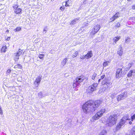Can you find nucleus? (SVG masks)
<instances>
[{
	"label": "nucleus",
	"instance_id": "obj_1",
	"mask_svg": "<svg viewBox=\"0 0 135 135\" xmlns=\"http://www.w3.org/2000/svg\"><path fill=\"white\" fill-rule=\"evenodd\" d=\"M102 102L100 100H97L95 102L92 100L88 101L82 106V111L86 114H91L95 110Z\"/></svg>",
	"mask_w": 135,
	"mask_h": 135
},
{
	"label": "nucleus",
	"instance_id": "obj_2",
	"mask_svg": "<svg viewBox=\"0 0 135 135\" xmlns=\"http://www.w3.org/2000/svg\"><path fill=\"white\" fill-rule=\"evenodd\" d=\"M117 118V115L115 114L110 115L106 120L107 124L110 127L114 125L116 123Z\"/></svg>",
	"mask_w": 135,
	"mask_h": 135
},
{
	"label": "nucleus",
	"instance_id": "obj_3",
	"mask_svg": "<svg viewBox=\"0 0 135 135\" xmlns=\"http://www.w3.org/2000/svg\"><path fill=\"white\" fill-rule=\"evenodd\" d=\"M85 78V77L83 75L77 77L74 81V83L73 85V88H74L78 86L80 83L83 81Z\"/></svg>",
	"mask_w": 135,
	"mask_h": 135
},
{
	"label": "nucleus",
	"instance_id": "obj_4",
	"mask_svg": "<svg viewBox=\"0 0 135 135\" xmlns=\"http://www.w3.org/2000/svg\"><path fill=\"white\" fill-rule=\"evenodd\" d=\"M106 109L103 108L101 109L100 111L97 112L94 116L92 118V120L94 121L99 119L103 115V114L105 112Z\"/></svg>",
	"mask_w": 135,
	"mask_h": 135
},
{
	"label": "nucleus",
	"instance_id": "obj_5",
	"mask_svg": "<svg viewBox=\"0 0 135 135\" xmlns=\"http://www.w3.org/2000/svg\"><path fill=\"white\" fill-rule=\"evenodd\" d=\"M98 86V84L97 83H93L88 87L87 90V92L88 93H91L97 90Z\"/></svg>",
	"mask_w": 135,
	"mask_h": 135
},
{
	"label": "nucleus",
	"instance_id": "obj_6",
	"mask_svg": "<svg viewBox=\"0 0 135 135\" xmlns=\"http://www.w3.org/2000/svg\"><path fill=\"white\" fill-rule=\"evenodd\" d=\"M100 28V26L99 25H97L95 26L90 32V35L92 36H94L99 30Z\"/></svg>",
	"mask_w": 135,
	"mask_h": 135
},
{
	"label": "nucleus",
	"instance_id": "obj_7",
	"mask_svg": "<svg viewBox=\"0 0 135 135\" xmlns=\"http://www.w3.org/2000/svg\"><path fill=\"white\" fill-rule=\"evenodd\" d=\"M22 51L19 49L14 54L13 59L15 61L18 60L19 56L22 54Z\"/></svg>",
	"mask_w": 135,
	"mask_h": 135
},
{
	"label": "nucleus",
	"instance_id": "obj_8",
	"mask_svg": "<svg viewBox=\"0 0 135 135\" xmlns=\"http://www.w3.org/2000/svg\"><path fill=\"white\" fill-rule=\"evenodd\" d=\"M42 76L41 75H39L36 78L34 83V85L35 87H37L38 86L42 80Z\"/></svg>",
	"mask_w": 135,
	"mask_h": 135
},
{
	"label": "nucleus",
	"instance_id": "obj_9",
	"mask_svg": "<svg viewBox=\"0 0 135 135\" xmlns=\"http://www.w3.org/2000/svg\"><path fill=\"white\" fill-rule=\"evenodd\" d=\"M112 83L109 81H107V82L104 85V87L102 88L100 90L102 91H104L107 90L108 88H110L112 87Z\"/></svg>",
	"mask_w": 135,
	"mask_h": 135
},
{
	"label": "nucleus",
	"instance_id": "obj_10",
	"mask_svg": "<svg viewBox=\"0 0 135 135\" xmlns=\"http://www.w3.org/2000/svg\"><path fill=\"white\" fill-rule=\"evenodd\" d=\"M122 72V70L121 69L119 68L117 69L116 72V78L119 79L123 75Z\"/></svg>",
	"mask_w": 135,
	"mask_h": 135
},
{
	"label": "nucleus",
	"instance_id": "obj_11",
	"mask_svg": "<svg viewBox=\"0 0 135 135\" xmlns=\"http://www.w3.org/2000/svg\"><path fill=\"white\" fill-rule=\"evenodd\" d=\"M127 92H124L123 93H122L120 95H118L117 97V101H119L126 97L127 96Z\"/></svg>",
	"mask_w": 135,
	"mask_h": 135
},
{
	"label": "nucleus",
	"instance_id": "obj_12",
	"mask_svg": "<svg viewBox=\"0 0 135 135\" xmlns=\"http://www.w3.org/2000/svg\"><path fill=\"white\" fill-rule=\"evenodd\" d=\"M127 76L129 77L135 76V70H130L128 73Z\"/></svg>",
	"mask_w": 135,
	"mask_h": 135
},
{
	"label": "nucleus",
	"instance_id": "obj_13",
	"mask_svg": "<svg viewBox=\"0 0 135 135\" xmlns=\"http://www.w3.org/2000/svg\"><path fill=\"white\" fill-rule=\"evenodd\" d=\"M120 13L119 12H117L111 18L110 20H111V22L114 21L115 20L117 19L119 17Z\"/></svg>",
	"mask_w": 135,
	"mask_h": 135
},
{
	"label": "nucleus",
	"instance_id": "obj_14",
	"mask_svg": "<svg viewBox=\"0 0 135 135\" xmlns=\"http://www.w3.org/2000/svg\"><path fill=\"white\" fill-rule=\"evenodd\" d=\"M93 54L91 51H90L88 52L87 54L85 55L86 59H89L91 58L93 56Z\"/></svg>",
	"mask_w": 135,
	"mask_h": 135
},
{
	"label": "nucleus",
	"instance_id": "obj_15",
	"mask_svg": "<svg viewBox=\"0 0 135 135\" xmlns=\"http://www.w3.org/2000/svg\"><path fill=\"white\" fill-rule=\"evenodd\" d=\"M130 118H129V115H126L124 116L122 119L125 122L126 120H130Z\"/></svg>",
	"mask_w": 135,
	"mask_h": 135
},
{
	"label": "nucleus",
	"instance_id": "obj_16",
	"mask_svg": "<svg viewBox=\"0 0 135 135\" xmlns=\"http://www.w3.org/2000/svg\"><path fill=\"white\" fill-rule=\"evenodd\" d=\"M67 58H65L63 60L62 62H61V66H63L66 64L67 62Z\"/></svg>",
	"mask_w": 135,
	"mask_h": 135
},
{
	"label": "nucleus",
	"instance_id": "obj_17",
	"mask_svg": "<svg viewBox=\"0 0 135 135\" xmlns=\"http://www.w3.org/2000/svg\"><path fill=\"white\" fill-rule=\"evenodd\" d=\"M123 51L122 48H121L119 50L117 51L118 54L120 56H121L123 54Z\"/></svg>",
	"mask_w": 135,
	"mask_h": 135
},
{
	"label": "nucleus",
	"instance_id": "obj_18",
	"mask_svg": "<svg viewBox=\"0 0 135 135\" xmlns=\"http://www.w3.org/2000/svg\"><path fill=\"white\" fill-rule=\"evenodd\" d=\"M116 94V93H112L110 94L109 96L112 99H113L115 97Z\"/></svg>",
	"mask_w": 135,
	"mask_h": 135
},
{
	"label": "nucleus",
	"instance_id": "obj_19",
	"mask_svg": "<svg viewBox=\"0 0 135 135\" xmlns=\"http://www.w3.org/2000/svg\"><path fill=\"white\" fill-rule=\"evenodd\" d=\"M21 12V9L20 8H18L15 9V12L16 14L20 13Z\"/></svg>",
	"mask_w": 135,
	"mask_h": 135
},
{
	"label": "nucleus",
	"instance_id": "obj_20",
	"mask_svg": "<svg viewBox=\"0 0 135 135\" xmlns=\"http://www.w3.org/2000/svg\"><path fill=\"white\" fill-rule=\"evenodd\" d=\"M120 38V36H117L114 37L113 40V41L115 43Z\"/></svg>",
	"mask_w": 135,
	"mask_h": 135
},
{
	"label": "nucleus",
	"instance_id": "obj_21",
	"mask_svg": "<svg viewBox=\"0 0 135 135\" xmlns=\"http://www.w3.org/2000/svg\"><path fill=\"white\" fill-rule=\"evenodd\" d=\"M78 18H76L73 20L70 23V25H74L75 24L76 22L79 20Z\"/></svg>",
	"mask_w": 135,
	"mask_h": 135
},
{
	"label": "nucleus",
	"instance_id": "obj_22",
	"mask_svg": "<svg viewBox=\"0 0 135 135\" xmlns=\"http://www.w3.org/2000/svg\"><path fill=\"white\" fill-rule=\"evenodd\" d=\"M125 123V122L124 121L121 119L118 123L122 126Z\"/></svg>",
	"mask_w": 135,
	"mask_h": 135
},
{
	"label": "nucleus",
	"instance_id": "obj_23",
	"mask_svg": "<svg viewBox=\"0 0 135 135\" xmlns=\"http://www.w3.org/2000/svg\"><path fill=\"white\" fill-rule=\"evenodd\" d=\"M7 49V47L6 46H3L1 50V52H5L6 51V50Z\"/></svg>",
	"mask_w": 135,
	"mask_h": 135
},
{
	"label": "nucleus",
	"instance_id": "obj_24",
	"mask_svg": "<svg viewBox=\"0 0 135 135\" xmlns=\"http://www.w3.org/2000/svg\"><path fill=\"white\" fill-rule=\"evenodd\" d=\"M106 134L107 131L105 130H103L102 131L99 135H106Z\"/></svg>",
	"mask_w": 135,
	"mask_h": 135
},
{
	"label": "nucleus",
	"instance_id": "obj_25",
	"mask_svg": "<svg viewBox=\"0 0 135 135\" xmlns=\"http://www.w3.org/2000/svg\"><path fill=\"white\" fill-rule=\"evenodd\" d=\"M79 52L78 51H75L72 56V57L73 58L77 56Z\"/></svg>",
	"mask_w": 135,
	"mask_h": 135
},
{
	"label": "nucleus",
	"instance_id": "obj_26",
	"mask_svg": "<svg viewBox=\"0 0 135 135\" xmlns=\"http://www.w3.org/2000/svg\"><path fill=\"white\" fill-rule=\"evenodd\" d=\"M108 81H107V78L105 77L103 81H102V84L103 85H105L106 83Z\"/></svg>",
	"mask_w": 135,
	"mask_h": 135
},
{
	"label": "nucleus",
	"instance_id": "obj_27",
	"mask_svg": "<svg viewBox=\"0 0 135 135\" xmlns=\"http://www.w3.org/2000/svg\"><path fill=\"white\" fill-rule=\"evenodd\" d=\"M122 127V126L120 125L118 123L117 125L116 126V129L117 130H119L120 129V128L121 127Z\"/></svg>",
	"mask_w": 135,
	"mask_h": 135
},
{
	"label": "nucleus",
	"instance_id": "obj_28",
	"mask_svg": "<svg viewBox=\"0 0 135 135\" xmlns=\"http://www.w3.org/2000/svg\"><path fill=\"white\" fill-rule=\"evenodd\" d=\"M45 56L44 55L42 54H39L38 56L39 58L41 60H43L44 59V56Z\"/></svg>",
	"mask_w": 135,
	"mask_h": 135
},
{
	"label": "nucleus",
	"instance_id": "obj_29",
	"mask_svg": "<svg viewBox=\"0 0 135 135\" xmlns=\"http://www.w3.org/2000/svg\"><path fill=\"white\" fill-rule=\"evenodd\" d=\"M130 134V135H135V131L132 129L131 131Z\"/></svg>",
	"mask_w": 135,
	"mask_h": 135
},
{
	"label": "nucleus",
	"instance_id": "obj_30",
	"mask_svg": "<svg viewBox=\"0 0 135 135\" xmlns=\"http://www.w3.org/2000/svg\"><path fill=\"white\" fill-rule=\"evenodd\" d=\"M21 29V27H17L14 30V31H20Z\"/></svg>",
	"mask_w": 135,
	"mask_h": 135
},
{
	"label": "nucleus",
	"instance_id": "obj_31",
	"mask_svg": "<svg viewBox=\"0 0 135 135\" xmlns=\"http://www.w3.org/2000/svg\"><path fill=\"white\" fill-rule=\"evenodd\" d=\"M109 63V62L108 61L105 62L103 63V66L104 67H105L107 66L108 65V63Z\"/></svg>",
	"mask_w": 135,
	"mask_h": 135
},
{
	"label": "nucleus",
	"instance_id": "obj_32",
	"mask_svg": "<svg viewBox=\"0 0 135 135\" xmlns=\"http://www.w3.org/2000/svg\"><path fill=\"white\" fill-rule=\"evenodd\" d=\"M38 97L39 98H42V93L41 92H40L38 93Z\"/></svg>",
	"mask_w": 135,
	"mask_h": 135
},
{
	"label": "nucleus",
	"instance_id": "obj_33",
	"mask_svg": "<svg viewBox=\"0 0 135 135\" xmlns=\"http://www.w3.org/2000/svg\"><path fill=\"white\" fill-rule=\"evenodd\" d=\"M22 67L21 65L19 64H17V65H15L14 66L15 68H20Z\"/></svg>",
	"mask_w": 135,
	"mask_h": 135
},
{
	"label": "nucleus",
	"instance_id": "obj_34",
	"mask_svg": "<svg viewBox=\"0 0 135 135\" xmlns=\"http://www.w3.org/2000/svg\"><path fill=\"white\" fill-rule=\"evenodd\" d=\"M105 75H103L101 76L100 77V79H99L98 80V82H99L101 80H102L104 78H105Z\"/></svg>",
	"mask_w": 135,
	"mask_h": 135
},
{
	"label": "nucleus",
	"instance_id": "obj_35",
	"mask_svg": "<svg viewBox=\"0 0 135 135\" xmlns=\"http://www.w3.org/2000/svg\"><path fill=\"white\" fill-rule=\"evenodd\" d=\"M120 23L119 22H117L115 25V27L117 28H118L120 27Z\"/></svg>",
	"mask_w": 135,
	"mask_h": 135
},
{
	"label": "nucleus",
	"instance_id": "obj_36",
	"mask_svg": "<svg viewBox=\"0 0 135 135\" xmlns=\"http://www.w3.org/2000/svg\"><path fill=\"white\" fill-rule=\"evenodd\" d=\"M131 119L132 121H133L135 119V114L133 115L131 117Z\"/></svg>",
	"mask_w": 135,
	"mask_h": 135
},
{
	"label": "nucleus",
	"instance_id": "obj_37",
	"mask_svg": "<svg viewBox=\"0 0 135 135\" xmlns=\"http://www.w3.org/2000/svg\"><path fill=\"white\" fill-rule=\"evenodd\" d=\"M97 75L95 73L92 76V79L93 80H94Z\"/></svg>",
	"mask_w": 135,
	"mask_h": 135
},
{
	"label": "nucleus",
	"instance_id": "obj_38",
	"mask_svg": "<svg viewBox=\"0 0 135 135\" xmlns=\"http://www.w3.org/2000/svg\"><path fill=\"white\" fill-rule=\"evenodd\" d=\"M80 58L81 59H86V57L85 55L81 56Z\"/></svg>",
	"mask_w": 135,
	"mask_h": 135
},
{
	"label": "nucleus",
	"instance_id": "obj_39",
	"mask_svg": "<svg viewBox=\"0 0 135 135\" xmlns=\"http://www.w3.org/2000/svg\"><path fill=\"white\" fill-rule=\"evenodd\" d=\"M65 9V8L64 6H61L60 8V9L62 11H64Z\"/></svg>",
	"mask_w": 135,
	"mask_h": 135
},
{
	"label": "nucleus",
	"instance_id": "obj_40",
	"mask_svg": "<svg viewBox=\"0 0 135 135\" xmlns=\"http://www.w3.org/2000/svg\"><path fill=\"white\" fill-rule=\"evenodd\" d=\"M130 40V38H127L126 39V42H128Z\"/></svg>",
	"mask_w": 135,
	"mask_h": 135
},
{
	"label": "nucleus",
	"instance_id": "obj_41",
	"mask_svg": "<svg viewBox=\"0 0 135 135\" xmlns=\"http://www.w3.org/2000/svg\"><path fill=\"white\" fill-rule=\"evenodd\" d=\"M65 6L66 7L69 6H70V4H68V3L66 1L65 2Z\"/></svg>",
	"mask_w": 135,
	"mask_h": 135
},
{
	"label": "nucleus",
	"instance_id": "obj_42",
	"mask_svg": "<svg viewBox=\"0 0 135 135\" xmlns=\"http://www.w3.org/2000/svg\"><path fill=\"white\" fill-rule=\"evenodd\" d=\"M11 71V70H10V69H8L7 71V73L8 75V74H9L10 73Z\"/></svg>",
	"mask_w": 135,
	"mask_h": 135
},
{
	"label": "nucleus",
	"instance_id": "obj_43",
	"mask_svg": "<svg viewBox=\"0 0 135 135\" xmlns=\"http://www.w3.org/2000/svg\"><path fill=\"white\" fill-rule=\"evenodd\" d=\"M68 3V4H70V6L71 4V0H68V1H66Z\"/></svg>",
	"mask_w": 135,
	"mask_h": 135
},
{
	"label": "nucleus",
	"instance_id": "obj_44",
	"mask_svg": "<svg viewBox=\"0 0 135 135\" xmlns=\"http://www.w3.org/2000/svg\"><path fill=\"white\" fill-rule=\"evenodd\" d=\"M18 7V6L17 5H15L14 6H13V8L14 9H17Z\"/></svg>",
	"mask_w": 135,
	"mask_h": 135
},
{
	"label": "nucleus",
	"instance_id": "obj_45",
	"mask_svg": "<svg viewBox=\"0 0 135 135\" xmlns=\"http://www.w3.org/2000/svg\"><path fill=\"white\" fill-rule=\"evenodd\" d=\"M1 107L0 106V114H3L2 111Z\"/></svg>",
	"mask_w": 135,
	"mask_h": 135
},
{
	"label": "nucleus",
	"instance_id": "obj_46",
	"mask_svg": "<svg viewBox=\"0 0 135 135\" xmlns=\"http://www.w3.org/2000/svg\"><path fill=\"white\" fill-rule=\"evenodd\" d=\"M132 9H135V6L134 5H133L132 6Z\"/></svg>",
	"mask_w": 135,
	"mask_h": 135
},
{
	"label": "nucleus",
	"instance_id": "obj_47",
	"mask_svg": "<svg viewBox=\"0 0 135 135\" xmlns=\"http://www.w3.org/2000/svg\"><path fill=\"white\" fill-rule=\"evenodd\" d=\"M10 39V37H8L6 39V40L7 41H9Z\"/></svg>",
	"mask_w": 135,
	"mask_h": 135
},
{
	"label": "nucleus",
	"instance_id": "obj_48",
	"mask_svg": "<svg viewBox=\"0 0 135 135\" xmlns=\"http://www.w3.org/2000/svg\"><path fill=\"white\" fill-rule=\"evenodd\" d=\"M128 65L130 66V67H131V65H132V64H131L130 63H129V64H128Z\"/></svg>",
	"mask_w": 135,
	"mask_h": 135
},
{
	"label": "nucleus",
	"instance_id": "obj_49",
	"mask_svg": "<svg viewBox=\"0 0 135 135\" xmlns=\"http://www.w3.org/2000/svg\"><path fill=\"white\" fill-rule=\"evenodd\" d=\"M132 129L135 131V126L133 127Z\"/></svg>",
	"mask_w": 135,
	"mask_h": 135
},
{
	"label": "nucleus",
	"instance_id": "obj_50",
	"mask_svg": "<svg viewBox=\"0 0 135 135\" xmlns=\"http://www.w3.org/2000/svg\"><path fill=\"white\" fill-rule=\"evenodd\" d=\"M129 124H132V123L131 121L129 122Z\"/></svg>",
	"mask_w": 135,
	"mask_h": 135
},
{
	"label": "nucleus",
	"instance_id": "obj_51",
	"mask_svg": "<svg viewBox=\"0 0 135 135\" xmlns=\"http://www.w3.org/2000/svg\"><path fill=\"white\" fill-rule=\"evenodd\" d=\"M132 0H127V1H131Z\"/></svg>",
	"mask_w": 135,
	"mask_h": 135
},
{
	"label": "nucleus",
	"instance_id": "obj_52",
	"mask_svg": "<svg viewBox=\"0 0 135 135\" xmlns=\"http://www.w3.org/2000/svg\"><path fill=\"white\" fill-rule=\"evenodd\" d=\"M44 31H45V30H44Z\"/></svg>",
	"mask_w": 135,
	"mask_h": 135
},
{
	"label": "nucleus",
	"instance_id": "obj_53",
	"mask_svg": "<svg viewBox=\"0 0 135 135\" xmlns=\"http://www.w3.org/2000/svg\"><path fill=\"white\" fill-rule=\"evenodd\" d=\"M68 135H69V134H68Z\"/></svg>",
	"mask_w": 135,
	"mask_h": 135
}]
</instances>
